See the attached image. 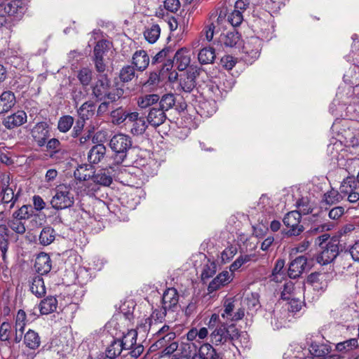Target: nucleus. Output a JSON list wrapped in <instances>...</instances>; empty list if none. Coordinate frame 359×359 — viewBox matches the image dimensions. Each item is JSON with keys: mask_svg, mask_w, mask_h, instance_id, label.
I'll use <instances>...</instances> for the list:
<instances>
[{"mask_svg": "<svg viewBox=\"0 0 359 359\" xmlns=\"http://www.w3.org/2000/svg\"><path fill=\"white\" fill-rule=\"evenodd\" d=\"M92 90L93 95L100 101L107 99L112 102L123 95V90L111 87L109 80L106 76L99 79L93 86Z\"/></svg>", "mask_w": 359, "mask_h": 359, "instance_id": "nucleus-1", "label": "nucleus"}, {"mask_svg": "<svg viewBox=\"0 0 359 359\" xmlns=\"http://www.w3.org/2000/svg\"><path fill=\"white\" fill-rule=\"evenodd\" d=\"M131 137L123 133L114 135L109 142V147L114 151V159L117 164L124 162L128 151L132 148Z\"/></svg>", "mask_w": 359, "mask_h": 359, "instance_id": "nucleus-2", "label": "nucleus"}, {"mask_svg": "<svg viewBox=\"0 0 359 359\" xmlns=\"http://www.w3.org/2000/svg\"><path fill=\"white\" fill-rule=\"evenodd\" d=\"M74 194L70 187L60 184L54 190V194L50 201L52 208L55 210H64L74 205Z\"/></svg>", "mask_w": 359, "mask_h": 359, "instance_id": "nucleus-3", "label": "nucleus"}, {"mask_svg": "<svg viewBox=\"0 0 359 359\" xmlns=\"http://www.w3.org/2000/svg\"><path fill=\"white\" fill-rule=\"evenodd\" d=\"M238 335V330L233 324L228 325L223 323L212 332L210 338L213 344L218 346L233 341Z\"/></svg>", "mask_w": 359, "mask_h": 359, "instance_id": "nucleus-4", "label": "nucleus"}, {"mask_svg": "<svg viewBox=\"0 0 359 359\" xmlns=\"http://www.w3.org/2000/svg\"><path fill=\"white\" fill-rule=\"evenodd\" d=\"M137 331L132 329L118 339L123 351H130L129 354L135 358H138L144 351V346L137 344Z\"/></svg>", "mask_w": 359, "mask_h": 359, "instance_id": "nucleus-5", "label": "nucleus"}, {"mask_svg": "<svg viewBox=\"0 0 359 359\" xmlns=\"http://www.w3.org/2000/svg\"><path fill=\"white\" fill-rule=\"evenodd\" d=\"M301 219L302 215L297 210L290 211L285 215L283 222L289 228L287 231L289 236H297L304 231V228L300 224Z\"/></svg>", "mask_w": 359, "mask_h": 359, "instance_id": "nucleus-6", "label": "nucleus"}, {"mask_svg": "<svg viewBox=\"0 0 359 359\" xmlns=\"http://www.w3.org/2000/svg\"><path fill=\"white\" fill-rule=\"evenodd\" d=\"M339 255V241L337 240L329 241L325 246L322 247V251L317 256V262L325 265L332 262Z\"/></svg>", "mask_w": 359, "mask_h": 359, "instance_id": "nucleus-7", "label": "nucleus"}, {"mask_svg": "<svg viewBox=\"0 0 359 359\" xmlns=\"http://www.w3.org/2000/svg\"><path fill=\"white\" fill-rule=\"evenodd\" d=\"M235 310V301L231 299L225 300L224 303V311L221 313V317L226 321H238L241 320L245 315L244 309L239 308L236 311Z\"/></svg>", "mask_w": 359, "mask_h": 359, "instance_id": "nucleus-8", "label": "nucleus"}, {"mask_svg": "<svg viewBox=\"0 0 359 359\" xmlns=\"http://www.w3.org/2000/svg\"><path fill=\"white\" fill-rule=\"evenodd\" d=\"M31 135L39 147L44 146L50 135L48 125L43 121L37 123L32 128Z\"/></svg>", "mask_w": 359, "mask_h": 359, "instance_id": "nucleus-9", "label": "nucleus"}, {"mask_svg": "<svg viewBox=\"0 0 359 359\" xmlns=\"http://www.w3.org/2000/svg\"><path fill=\"white\" fill-rule=\"evenodd\" d=\"M356 182L353 177L346 178L340 187V191L341 194L348 195V201L350 203H356L359 201V194L353 191L355 189Z\"/></svg>", "mask_w": 359, "mask_h": 359, "instance_id": "nucleus-10", "label": "nucleus"}, {"mask_svg": "<svg viewBox=\"0 0 359 359\" xmlns=\"http://www.w3.org/2000/svg\"><path fill=\"white\" fill-rule=\"evenodd\" d=\"M27 114L22 110H19L14 114L8 116L3 121V125L7 129L11 130L23 125L27 122Z\"/></svg>", "mask_w": 359, "mask_h": 359, "instance_id": "nucleus-11", "label": "nucleus"}, {"mask_svg": "<svg viewBox=\"0 0 359 359\" xmlns=\"http://www.w3.org/2000/svg\"><path fill=\"white\" fill-rule=\"evenodd\" d=\"M168 309H165L163 306L161 309H155L151 316L145 319L144 327L145 330L148 327L149 332L156 331L155 326L159 323H162L165 319Z\"/></svg>", "mask_w": 359, "mask_h": 359, "instance_id": "nucleus-12", "label": "nucleus"}, {"mask_svg": "<svg viewBox=\"0 0 359 359\" xmlns=\"http://www.w3.org/2000/svg\"><path fill=\"white\" fill-rule=\"evenodd\" d=\"M233 279L232 273L227 271H224L219 273L209 284L208 290L212 293L222 287L229 284Z\"/></svg>", "mask_w": 359, "mask_h": 359, "instance_id": "nucleus-13", "label": "nucleus"}, {"mask_svg": "<svg viewBox=\"0 0 359 359\" xmlns=\"http://www.w3.org/2000/svg\"><path fill=\"white\" fill-rule=\"evenodd\" d=\"M166 118L165 111L161 107L151 108L147 116L148 123L154 128L163 124Z\"/></svg>", "mask_w": 359, "mask_h": 359, "instance_id": "nucleus-14", "label": "nucleus"}, {"mask_svg": "<svg viewBox=\"0 0 359 359\" xmlns=\"http://www.w3.org/2000/svg\"><path fill=\"white\" fill-rule=\"evenodd\" d=\"M189 359H220V356L211 344L206 343L201 345L198 351Z\"/></svg>", "mask_w": 359, "mask_h": 359, "instance_id": "nucleus-15", "label": "nucleus"}, {"mask_svg": "<svg viewBox=\"0 0 359 359\" xmlns=\"http://www.w3.org/2000/svg\"><path fill=\"white\" fill-rule=\"evenodd\" d=\"M307 259L304 256H299L290 262L288 269V276L291 278L299 277L304 271Z\"/></svg>", "mask_w": 359, "mask_h": 359, "instance_id": "nucleus-16", "label": "nucleus"}, {"mask_svg": "<svg viewBox=\"0 0 359 359\" xmlns=\"http://www.w3.org/2000/svg\"><path fill=\"white\" fill-rule=\"evenodd\" d=\"M179 301V295L176 289H167L162 297V306L165 309L171 310L176 307Z\"/></svg>", "mask_w": 359, "mask_h": 359, "instance_id": "nucleus-17", "label": "nucleus"}, {"mask_svg": "<svg viewBox=\"0 0 359 359\" xmlns=\"http://www.w3.org/2000/svg\"><path fill=\"white\" fill-rule=\"evenodd\" d=\"M217 100L212 98L210 100H205L204 98L198 101L197 112L204 117H209L213 115L217 110L216 106Z\"/></svg>", "mask_w": 359, "mask_h": 359, "instance_id": "nucleus-18", "label": "nucleus"}, {"mask_svg": "<svg viewBox=\"0 0 359 359\" xmlns=\"http://www.w3.org/2000/svg\"><path fill=\"white\" fill-rule=\"evenodd\" d=\"M197 72H189L181 76L180 88L184 93H191L196 87V75Z\"/></svg>", "mask_w": 359, "mask_h": 359, "instance_id": "nucleus-19", "label": "nucleus"}, {"mask_svg": "<svg viewBox=\"0 0 359 359\" xmlns=\"http://www.w3.org/2000/svg\"><path fill=\"white\" fill-rule=\"evenodd\" d=\"M4 11L8 15L20 18L25 13L26 7L22 1L14 0L5 5Z\"/></svg>", "mask_w": 359, "mask_h": 359, "instance_id": "nucleus-20", "label": "nucleus"}, {"mask_svg": "<svg viewBox=\"0 0 359 359\" xmlns=\"http://www.w3.org/2000/svg\"><path fill=\"white\" fill-rule=\"evenodd\" d=\"M261 41L257 37H252L243 46V52L250 57L256 59L259 56Z\"/></svg>", "mask_w": 359, "mask_h": 359, "instance_id": "nucleus-21", "label": "nucleus"}, {"mask_svg": "<svg viewBox=\"0 0 359 359\" xmlns=\"http://www.w3.org/2000/svg\"><path fill=\"white\" fill-rule=\"evenodd\" d=\"M330 349L329 345L313 342L311 344L309 348L305 351L313 356V359H320L329 358Z\"/></svg>", "mask_w": 359, "mask_h": 359, "instance_id": "nucleus-22", "label": "nucleus"}, {"mask_svg": "<svg viewBox=\"0 0 359 359\" xmlns=\"http://www.w3.org/2000/svg\"><path fill=\"white\" fill-rule=\"evenodd\" d=\"M175 65L180 71L187 69L191 62L189 50L186 48L178 50L175 55Z\"/></svg>", "mask_w": 359, "mask_h": 359, "instance_id": "nucleus-23", "label": "nucleus"}, {"mask_svg": "<svg viewBox=\"0 0 359 359\" xmlns=\"http://www.w3.org/2000/svg\"><path fill=\"white\" fill-rule=\"evenodd\" d=\"M36 271L41 275L46 274L51 270V259L46 253L39 254L35 261Z\"/></svg>", "mask_w": 359, "mask_h": 359, "instance_id": "nucleus-24", "label": "nucleus"}, {"mask_svg": "<svg viewBox=\"0 0 359 359\" xmlns=\"http://www.w3.org/2000/svg\"><path fill=\"white\" fill-rule=\"evenodd\" d=\"M112 175L111 168L102 169L92 175V180L96 184L109 186L112 182Z\"/></svg>", "mask_w": 359, "mask_h": 359, "instance_id": "nucleus-25", "label": "nucleus"}, {"mask_svg": "<svg viewBox=\"0 0 359 359\" xmlns=\"http://www.w3.org/2000/svg\"><path fill=\"white\" fill-rule=\"evenodd\" d=\"M15 104V97L11 91H5L0 95V114L8 112Z\"/></svg>", "mask_w": 359, "mask_h": 359, "instance_id": "nucleus-26", "label": "nucleus"}, {"mask_svg": "<svg viewBox=\"0 0 359 359\" xmlns=\"http://www.w3.org/2000/svg\"><path fill=\"white\" fill-rule=\"evenodd\" d=\"M219 42L226 47H234L240 42V34L236 31L222 33L219 36Z\"/></svg>", "mask_w": 359, "mask_h": 359, "instance_id": "nucleus-27", "label": "nucleus"}, {"mask_svg": "<svg viewBox=\"0 0 359 359\" xmlns=\"http://www.w3.org/2000/svg\"><path fill=\"white\" fill-rule=\"evenodd\" d=\"M201 344L199 341H182L180 345V351L183 357L189 359L199 349Z\"/></svg>", "mask_w": 359, "mask_h": 359, "instance_id": "nucleus-28", "label": "nucleus"}, {"mask_svg": "<svg viewBox=\"0 0 359 359\" xmlns=\"http://www.w3.org/2000/svg\"><path fill=\"white\" fill-rule=\"evenodd\" d=\"M133 63L138 70L143 71L149 64V57L145 50H137L133 55Z\"/></svg>", "mask_w": 359, "mask_h": 359, "instance_id": "nucleus-29", "label": "nucleus"}, {"mask_svg": "<svg viewBox=\"0 0 359 359\" xmlns=\"http://www.w3.org/2000/svg\"><path fill=\"white\" fill-rule=\"evenodd\" d=\"M106 154V147L99 144L93 146L88 152V158L91 163H98L104 158Z\"/></svg>", "mask_w": 359, "mask_h": 359, "instance_id": "nucleus-30", "label": "nucleus"}, {"mask_svg": "<svg viewBox=\"0 0 359 359\" xmlns=\"http://www.w3.org/2000/svg\"><path fill=\"white\" fill-rule=\"evenodd\" d=\"M123 351V346L119 343V339H114L107 346L106 349L105 356L97 359H115Z\"/></svg>", "mask_w": 359, "mask_h": 359, "instance_id": "nucleus-31", "label": "nucleus"}, {"mask_svg": "<svg viewBox=\"0 0 359 359\" xmlns=\"http://www.w3.org/2000/svg\"><path fill=\"white\" fill-rule=\"evenodd\" d=\"M24 343L29 348L36 349L40 346L41 338L36 332L29 330L24 335Z\"/></svg>", "mask_w": 359, "mask_h": 359, "instance_id": "nucleus-32", "label": "nucleus"}, {"mask_svg": "<svg viewBox=\"0 0 359 359\" xmlns=\"http://www.w3.org/2000/svg\"><path fill=\"white\" fill-rule=\"evenodd\" d=\"M57 301L53 297H49L41 301L40 304V312L43 315H47L56 310Z\"/></svg>", "mask_w": 359, "mask_h": 359, "instance_id": "nucleus-33", "label": "nucleus"}, {"mask_svg": "<svg viewBox=\"0 0 359 359\" xmlns=\"http://www.w3.org/2000/svg\"><path fill=\"white\" fill-rule=\"evenodd\" d=\"M215 49L211 47H206L200 50L198 58L201 64H211L215 58Z\"/></svg>", "mask_w": 359, "mask_h": 359, "instance_id": "nucleus-34", "label": "nucleus"}, {"mask_svg": "<svg viewBox=\"0 0 359 359\" xmlns=\"http://www.w3.org/2000/svg\"><path fill=\"white\" fill-rule=\"evenodd\" d=\"M30 290L38 297H41L46 294V287L41 277L36 276L33 278Z\"/></svg>", "mask_w": 359, "mask_h": 359, "instance_id": "nucleus-35", "label": "nucleus"}, {"mask_svg": "<svg viewBox=\"0 0 359 359\" xmlns=\"http://www.w3.org/2000/svg\"><path fill=\"white\" fill-rule=\"evenodd\" d=\"M159 96L157 94H147L141 95L137 98V105L142 109H145L157 103Z\"/></svg>", "mask_w": 359, "mask_h": 359, "instance_id": "nucleus-36", "label": "nucleus"}, {"mask_svg": "<svg viewBox=\"0 0 359 359\" xmlns=\"http://www.w3.org/2000/svg\"><path fill=\"white\" fill-rule=\"evenodd\" d=\"M176 334L175 332L167 333L166 335L156 337V342L151 346L154 350L163 349L170 341L175 340Z\"/></svg>", "mask_w": 359, "mask_h": 359, "instance_id": "nucleus-37", "label": "nucleus"}, {"mask_svg": "<svg viewBox=\"0 0 359 359\" xmlns=\"http://www.w3.org/2000/svg\"><path fill=\"white\" fill-rule=\"evenodd\" d=\"M160 34L161 28L159 25L157 24H154L145 29L144 36L148 42L150 43H154L159 38Z\"/></svg>", "mask_w": 359, "mask_h": 359, "instance_id": "nucleus-38", "label": "nucleus"}, {"mask_svg": "<svg viewBox=\"0 0 359 359\" xmlns=\"http://www.w3.org/2000/svg\"><path fill=\"white\" fill-rule=\"evenodd\" d=\"M55 238V231L50 226L44 227L39 236V242L43 245H48L53 242Z\"/></svg>", "mask_w": 359, "mask_h": 359, "instance_id": "nucleus-39", "label": "nucleus"}, {"mask_svg": "<svg viewBox=\"0 0 359 359\" xmlns=\"http://www.w3.org/2000/svg\"><path fill=\"white\" fill-rule=\"evenodd\" d=\"M285 261L283 259H278L272 271V280L275 282H280L285 277Z\"/></svg>", "mask_w": 359, "mask_h": 359, "instance_id": "nucleus-40", "label": "nucleus"}, {"mask_svg": "<svg viewBox=\"0 0 359 359\" xmlns=\"http://www.w3.org/2000/svg\"><path fill=\"white\" fill-rule=\"evenodd\" d=\"M94 106L88 102H84L78 109L79 119L85 121L94 114Z\"/></svg>", "mask_w": 359, "mask_h": 359, "instance_id": "nucleus-41", "label": "nucleus"}, {"mask_svg": "<svg viewBox=\"0 0 359 359\" xmlns=\"http://www.w3.org/2000/svg\"><path fill=\"white\" fill-rule=\"evenodd\" d=\"M343 199L342 195L337 190L332 189L323 196V202L327 205H334L339 203Z\"/></svg>", "mask_w": 359, "mask_h": 359, "instance_id": "nucleus-42", "label": "nucleus"}, {"mask_svg": "<svg viewBox=\"0 0 359 359\" xmlns=\"http://www.w3.org/2000/svg\"><path fill=\"white\" fill-rule=\"evenodd\" d=\"M2 195V201L4 203H9L10 208H12L15 203V201L18 200L17 195L14 194L13 189L12 187H4L1 191Z\"/></svg>", "mask_w": 359, "mask_h": 359, "instance_id": "nucleus-43", "label": "nucleus"}, {"mask_svg": "<svg viewBox=\"0 0 359 359\" xmlns=\"http://www.w3.org/2000/svg\"><path fill=\"white\" fill-rule=\"evenodd\" d=\"M158 101L160 107L165 111L172 109L176 102L175 97L172 93L163 95Z\"/></svg>", "mask_w": 359, "mask_h": 359, "instance_id": "nucleus-44", "label": "nucleus"}, {"mask_svg": "<svg viewBox=\"0 0 359 359\" xmlns=\"http://www.w3.org/2000/svg\"><path fill=\"white\" fill-rule=\"evenodd\" d=\"M87 165L79 166L74 172L76 179L80 181H87L92 177V170L88 168Z\"/></svg>", "mask_w": 359, "mask_h": 359, "instance_id": "nucleus-45", "label": "nucleus"}, {"mask_svg": "<svg viewBox=\"0 0 359 359\" xmlns=\"http://www.w3.org/2000/svg\"><path fill=\"white\" fill-rule=\"evenodd\" d=\"M147 128V123L143 117L130 125V132L134 135H140L145 132Z\"/></svg>", "mask_w": 359, "mask_h": 359, "instance_id": "nucleus-46", "label": "nucleus"}, {"mask_svg": "<svg viewBox=\"0 0 359 359\" xmlns=\"http://www.w3.org/2000/svg\"><path fill=\"white\" fill-rule=\"evenodd\" d=\"M74 123V118L66 115L62 116L57 123V128L62 133H67L69 130Z\"/></svg>", "mask_w": 359, "mask_h": 359, "instance_id": "nucleus-47", "label": "nucleus"}, {"mask_svg": "<svg viewBox=\"0 0 359 359\" xmlns=\"http://www.w3.org/2000/svg\"><path fill=\"white\" fill-rule=\"evenodd\" d=\"M33 214L32 208L31 205H22L17 211L14 212L13 217L15 219L22 220L28 219Z\"/></svg>", "mask_w": 359, "mask_h": 359, "instance_id": "nucleus-48", "label": "nucleus"}, {"mask_svg": "<svg viewBox=\"0 0 359 359\" xmlns=\"http://www.w3.org/2000/svg\"><path fill=\"white\" fill-rule=\"evenodd\" d=\"M297 207L301 215H308L312 212L313 205L307 198H302L297 202Z\"/></svg>", "mask_w": 359, "mask_h": 359, "instance_id": "nucleus-49", "label": "nucleus"}, {"mask_svg": "<svg viewBox=\"0 0 359 359\" xmlns=\"http://www.w3.org/2000/svg\"><path fill=\"white\" fill-rule=\"evenodd\" d=\"M126 112L122 107H119L113 110L111 113L112 123L116 125H119L126 120Z\"/></svg>", "mask_w": 359, "mask_h": 359, "instance_id": "nucleus-50", "label": "nucleus"}, {"mask_svg": "<svg viewBox=\"0 0 359 359\" xmlns=\"http://www.w3.org/2000/svg\"><path fill=\"white\" fill-rule=\"evenodd\" d=\"M135 69L133 67L127 65L123 67L120 72V79L123 82H128L135 77Z\"/></svg>", "mask_w": 359, "mask_h": 359, "instance_id": "nucleus-51", "label": "nucleus"}, {"mask_svg": "<svg viewBox=\"0 0 359 359\" xmlns=\"http://www.w3.org/2000/svg\"><path fill=\"white\" fill-rule=\"evenodd\" d=\"M27 316L24 310L20 309L15 317V328L17 331H24L26 325Z\"/></svg>", "mask_w": 359, "mask_h": 359, "instance_id": "nucleus-52", "label": "nucleus"}, {"mask_svg": "<svg viewBox=\"0 0 359 359\" xmlns=\"http://www.w3.org/2000/svg\"><path fill=\"white\" fill-rule=\"evenodd\" d=\"M342 97L341 93H337V98H335L333 102L331 103L330 107V111L332 114L338 115V111L341 112L344 108V106L346 104V102H344L341 104L340 103V99Z\"/></svg>", "mask_w": 359, "mask_h": 359, "instance_id": "nucleus-53", "label": "nucleus"}, {"mask_svg": "<svg viewBox=\"0 0 359 359\" xmlns=\"http://www.w3.org/2000/svg\"><path fill=\"white\" fill-rule=\"evenodd\" d=\"M227 20L233 27L240 25L243 21L242 12L238 10H233L228 15Z\"/></svg>", "mask_w": 359, "mask_h": 359, "instance_id": "nucleus-54", "label": "nucleus"}, {"mask_svg": "<svg viewBox=\"0 0 359 359\" xmlns=\"http://www.w3.org/2000/svg\"><path fill=\"white\" fill-rule=\"evenodd\" d=\"M46 148L50 152V157L53 158L54 154L60 150V142L56 138H52L49 141H46Z\"/></svg>", "mask_w": 359, "mask_h": 359, "instance_id": "nucleus-55", "label": "nucleus"}, {"mask_svg": "<svg viewBox=\"0 0 359 359\" xmlns=\"http://www.w3.org/2000/svg\"><path fill=\"white\" fill-rule=\"evenodd\" d=\"M78 79L83 86H88L92 79V71L88 68L81 69L78 74Z\"/></svg>", "mask_w": 359, "mask_h": 359, "instance_id": "nucleus-56", "label": "nucleus"}, {"mask_svg": "<svg viewBox=\"0 0 359 359\" xmlns=\"http://www.w3.org/2000/svg\"><path fill=\"white\" fill-rule=\"evenodd\" d=\"M237 253V248L236 246H229L224 249L221 254L222 262H229Z\"/></svg>", "mask_w": 359, "mask_h": 359, "instance_id": "nucleus-57", "label": "nucleus"}, {"mask_svg": "<svg viewBox=\"0 0 359 359\" xmlns=\"http://www.w3.org/2000/svg\"><path fill=\"white\" fill-rule=\"evenodd\" d=\"M8 226L19 234H23L26 231L24 223L21 220L15 218L8 222Z\"/></svg>", "mask_w": 359, "mask_h": 359, "instance_id": "nucleus-58", "label": "nucleus"}, {"mask_svg": "<svg viewBox=\"0 0 359 359\" xmlns=\"http://www.w3.org/2000/svg\"><path fill=\"white\" fill-rule=\"evenodd\" d=\"M159 83V76L156 73H151L147 81L144 83L145 88L154 90Z\"/></svg>", "mask_w": 359, "mask_h": 359, "instance_id": "nucleus-59", "label": "nucleus"}, {"mask_svg": "<svg viewBox=\"0 0 359 359\" xmlns=\"http://www.w3.org/2000/svg\"><path fill=\"white\" fill-rule=\"evenodd\" d=\"M107 44L105 41H99L94 48V58H103L106 51Z\"/></svg>", "mask_w": 359, "mask_h": 359, "instance_id": "nucleus-60", "label": "nucleus"}, {"mask_svg": "<svg viewBox=\"0 0 359 359\" xmlns=\"http://www.w3.org/2000/svg\"><path fill=\"white\" fill-rule=\"evenodd\" d=\"M294 290V285L292 282H287L286 283L284 286L283 289L281 292V299L283 300H290L292 299V293Z\"/></svg>", "mask_w": 359, "mask_h": 359, "instance_id": "nucleus-61", "label": "nucleus"}, {"mask_svg": "<svg viewBox=\"0 0 359 359\" xmlns=\"http://www.w3.org/2000/svg\"><path fill=\"white\" fill-rule=\"evenodd\" d=\"M11 326L9 323L4 322L0 327L1 341H8L10 338Z\"/></svg>", "mask_w": 359, "mask_h": 359, "instance_id": "nucleus-62", "label": "nucleus"}, {"mask_svg": "<svg viewBox=\"0 0 359 359\" xmlns=\"http://www.w3.org/2000/svg\"><path fill=\"white\" fill-rule=\"evenodd\" d=\"M216 271L217 266L215 263H210V264L206 265L201 274L202 279L205 280L213 276Z\"/></svg>", "mask_w": 359, "mask_h": 359, "instance_id": "nucleus-63", "label": "nucleus"}, {"mask_svg": "<svg viewBox=\"0 0 359 359\" xmlns=\"http://www.w3.org/2000/svg\"><path fill=\"white\" fill-rule=\"evenodd\" d=\"M237 60L231 55H225L221 59V64L227 70H231L236 65Z\"/></svg>", "mask_w": 359, "mask_h": 359, "instance_id": "nucleus-64", "label": "nucleus"}]
</instances>
